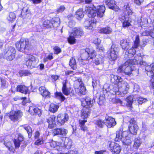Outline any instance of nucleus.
<instances>
[{"label":"nucleus","instance_id":"nucleus-1","mask_svg":"<svg viewBox=\"0 0 154 154\" xmlns=\"http://www.w3.org/2000/svg\"><path fill=\"white\" fill-rule=\"evenodd\" d=\"M110 81L115 84L112 89L116 95H120L121 93L126 94L129 88L127 82H124L123 79L118 75L111 74L110 75Z\"/></svg>","mask_w":154,"mask_h":154},{"label":"nucleus","instance_id":"nucleus-2","mask_svg":"<svg viewBox=\"0 0 154 154\" xmlns=\"http://www.w3.org/2000/svg\"><path fill=\"white\" fill-rule=\"evenodd\" d=\"M16 50L12 46L5 47L2 54L3 58L8 61H11L15 57Z\"/></svg>","mask_w":154,"mask_h":154},{"label":"nucleus","instance_id":"nucleus-3","mask_svg":"<svg viewBox=\"0 0 154 154\" xmlns=\"http://www.w3.org/2000/svg\"><path fill=\"white\" fill-rule=\"evenodd\" d=\"M16 47L19 51L24 52L28 50L30 48L29 41L27 39H21L16 44Z\"/></svg>","mask_w":154,"mask_h":154},{"label":"nucleus","instance_id":"nucleus-4","mask_svg":"<svg viewBox=\"0 0 154 154\" xmlns=\"http://www.w3.org/2000/svg\"><path fill=\"white\" fill-rule=\"evenodd\" d=\"M126 62L123 64L119 66L117 69L116 72L119 73H120L124 72L125 74L128 75H130L132 73V72L134 71V66H131L130 63L125 64Z\"/></svg>","mask_w":154,"mask_h":154},{"label":"nucleus","instance_id":"nucleus-5","mask_svg":"<svg viewBox=\"0 0 154 154\" xmlns=\"http://www.w3.org/2000/svg\"><path fill=\"white\" fill-rule=\"evenodd\" d=\"M82 51L83 53L81 54V57L83 60H89L93 59L96 56V53L94 51L89 50L88 48H87Z\"/></svg>","mask_w":154,"mask_h":154},{"label":"nucleus","instance_id":"nucleus-6","mask_svg":"<svg viewBox=\"0 0 154 154\" xmlns=\"http://www.w3.org/2000/svg\"><path fill=\"white\" fill-rule=\"evenodd\" d=\"M118 48L115 44L112 45L111 48L107 52L108 59L110 61L115 60L117 57V53Z\"/></svg>","mask_w":154,"mask_h":154},{"label":"nucleus","instance_id":"nucleus-7","mask_svg":"<svg viewBox=\"0 0 154 154\" xmlns=\"http://www.w3.org/2000/svg\"><path fill=\"white\" fill-rule=\"evenodd\" d=\"M128 129L130 133L132 134L135 135L138 129V127L136 124L133 118H131L129 122Z\"/></svg>","mask_w":154,"mask_h":154},{"label":"nucleus","instance_id":"nucleus-8","mask_svg":"<svg viewBox=\"0 0 154 154\" xmlns=\"http://www.w3.org/2000/svg\"><path fill=\"white\" fill-rule=\"evenodd\" d=\"M26 64L28 68L32 69L35 67V59L31 55H27L25 57Z\"/></svg>","mask_w":154,"mask_h":154},{"label":"nucleus","instance_id":"nucleus-9","mask_svg":"<svg viewBox=\"0 0 154 154\" xmlns=\"http://www.w3.org/2000/svg\"><path fill=\"white\" fill-rule=\"evenodd\" d=\"M142 59V57L138 55L135 56L133 60H129L126 62L125 64H128L130 63L131 64L136 65L138 64L139 63L140 65H143L145 66H146V63L145 62L143 61H140Z\"/></svg>","mask_w":154,"mask_h":154},{"label":"nucleus","instance_id":"nucleus-10","mask_svg":"<svg viewBox=\"0 0 154 154\" xmlns=\"http://www.w3.org/2000/svg\"><path fill=\"white\" fill-rule=\"evenodd\" d=\"M145 70L148 72L146 73L147 75H150L152 77L151 82L152 86L154 87V63H152L150 65H147L145 67Z\"/></svg>","mask_w":154,"mask_h":154},{"label":"nucleus","instance_id":"nucleus-11","mask_svg":"<svg viewBox=\"0 0 154 154\" xmlns=\"http://www.w3.org/2000/svg\"><path fill=\"white\" fill-rule=\"evenodd\" d=\"M69 117L66 113L59 114L57 117V122L60 125H63L68 120Z\"/></svg>","mask_w":154,"mask_h":154},{"label":"nucleus","instance_id":"nucleus-12","mask_svg":"<svg viewBox=\"0 0 154 154\" xmlns=\"http://www.w3.org/2000/svg\"><path fill=\"white\" fill-rule=\"evenodd\" d=\"M23 116L22 112L20 110L11 111L10 112L9 118L12 121H17Z\"/></svg>","mask_w":154,"mask_h":154},{"label":"nucleus","instance_id":"nucleus-13","mask_svg":"<svg viewBox=\"0 0 154 154\" xmlns=\"http://www.w3.org/2000/svg\"><path fill=\"white\" fill-rule=\"evenodd\" d=\"M94 102L95 101L94 98L86 97H85L84 100L82 102V105L86 108H91L93 105Z\"/></svg>","mask_w":154,"mask_h":154},{"label":"nucleus","instance_id":"nucleus-14","mask_svg":"<svg viewBox=\"0 0 154 154\" xmlns=\"http://www.w3.org/2000/svg\"><path fill=\"white\" fill-rule=\"evenodd\" d=\"M109 144L110 150L112 152L116 154H118L120 152L121 148L118 144L114 142H110Z\"/></svg>","mask_w":154,"mask_h":154},{"label":"nucleus","instance_id":"nucleus-15","mask_svg":"<svg viewBox=\"0 0 154 154\" xmlns=\"http://www.w3.org/2000/svg\"><path fill=\"white\" fill-rule=\"evenodd\" d=\"M128 135V132L126 131H122L119 130L116 132V137L115 138L116 141H122L123 138L125 137Z\"/></svg>","mask_w":154,"mask_h":154},{"label":"nucleus","instance_id":"nucleus-16","mask_svg":"<svg viewBox=\"0 0 154 154\" xmlns=\"http://www.w3.org/2000/svg\"><path fill=\"white\" fill-rule=\"evenodd\" d=\"M105 125L108 128H110L116 124V122L114 118L111 117L106 116L105 119Z\"/></svg>","mask_w":154,"mask_h":154},{"label":"nucleus","instance_id":"nucleus-17","mask_svg":"<svg viewBox=\"0 0 154 154\" xmlns=\"http://www.w3.org/2000/svg\"><path fill=\"white\" fill-rule=\"evenodd\" d=\"M84 26L87 29H91L96 25V21L94 20H87L84 22Z\"/></svg>","mask_w":154,"mask_h":154},{"label":"nucleus","instance_id":"nucleus-18","mask_svg":"<svg viewBox=\"0 0 154 154\" xmlns=\"http://www.w3.org/2000/svg\"><path fill=\"white\" fill-rule=\"evenodd\" d=\"M71 33L77 38L82 36L84 34L83 31L82 29L78 27L73 28Z\"/></svg>","mask_w":154,"mask_h":154},{"label":"nucleus","instance_id":"nucleus-19","mask_svg":"<svg viewBox=\"0 0 154 154\" xmlns=\"http://www.w3.org/2000/svg\"><path fill=\"white\" fill-rule=\"evenodd\" d=\"M56 117L54 115H51L47 119V122L48 123L49 128L52 129L56 126L55 122Z\"/></svg>","mask_w":154,"mask_h":154},{"label":"nucleus","instance_id":"nucleus-20","mask_svg":"<svg viewBox=\"0 0 154 154\" xmlns=\"http://www.w3.org/2000/svg\"><path fill=\"white\" fill-rule=\"evenodd\" d=\"M17 90L25 94H28L29 92L28 88L24 85H19L17 87Z\"/></svg>","mask_w":154,"mask_h":154},{"label":"nucleus","instance_id":"nucleus-21","mask_svg":"<svg viewBox=\"0 0 154 154\" xmlns=\"http://www.w3.org/2000/svg\"><path fill=\"white\" fill-rule=\"evenodd\" d=\"M67 133V130L64 128H57L53 130V133L54 135H59L65 136Z\"/></svg>","mask_w":154,"mask_h":154},{"label":"nucleus","instance_id":"nucleus-22","mask_svg":"<svg viewBox=\"0 0 154 154\" xmlns=\"http://www.w3.org/2000/svg\"><path fill=\"white\" fill-rule=\"evenodd\" d=\"M39 90L41 93V94L43 97H49L50 95V93L46 89L45 87L42 86L39 88Z\"/></svg>","mask_w":154,"mask_h":154},{"label":"nucleus","instance_id":"nucleus-23","mask_svg":"<svg viewBox=\"0 0 154 154\" xmlns=\"http://www.w3.org/2000/svg\"><path fill=\"white\" fill-rule=\"evenodd\" d=\"M120 43L123 49L127 50L130 48V42L129 40L123 39L121 41Z\"/></svg>","mask_w":154,"mask_h":154},{"label":"nucleus","instance_id":"nucleus-24","mask_svg":"<svg viewBox=\"0 0 154 154\" xmlns=\"http://www.w3.org/2000/svg\"><path fill=\"white\" fill-rule=\"evenodd\" d=\"M75 91L78 93L79 95L81 94L85 95L87 92L85 87L84 86V85L78 87V88H76Z\"/></svg>","mask_w":154,"mask_h":154},{"label":"nucleus","instance_id":"nucleus-25","mask_svg":"<svg viewBox=\"0 0 154 154\" xmlns=\"http://www.w3.org/2000/svg\"><path fill=\"white\" fill-rule=\"evenodd\" d=\"M136 52V50L133 48L125 52V57L126 58H131L134 56Z\"/></svg>","mask_w":154,"mask_h":154},{"label":"nucleus","instance_id":"nucleus-26","mask_svg":"<svg viewBox=\"0 0 154 154\" xmlns=\"http://www.w3.org/2000/svg\"><path fill=\"white\" fill-rule=\"evenodd\" d=\"M29 111L30 112V113L32 115L37 114L39 116H40V115L41 113V111L40 109L37 108H35L33 106H31L29 107Z\"/></svg>","mask_w":154,"mask_h":154},{"label":"nucleus","instance_id":"nucleus-27","mask_svg":"<svg viewBox=\"0 0 154 154\" xmlns=\"http://www.w3.org/2000/svg\"><path fill=\"white\" fill-rule=\"evenodd\" d=\"M71 88H67L66 85V82L63 84L62 90L63 93L66 95H68L71 93Z\"/></svg>","mask_w":154,"mask_h":154},{"label":"nucleus","instance_id":"nucleus-28","mask_svg":"<svg viewBox=\"0 0 154 154\" xmlns=\"http://www.w3.org/2000/svg\"><path fill=\"white\" fill-rule=\"evenodd\" d=\"M99 32L101 33L109 34L112 33V29L110 27L107 26L100 29L99 30Z\"/></svg>","mask_w":154,"mask_h":154},{"label":"nucleus","instance_id":"nucleus-29","mask_svg":"<svg viewBox=\"0 0 154 154\" xmlns=\"http://www.w3.org/2000/svg\"><path fill=\"white\" fill-rule=\"evenodd\" d=\"M83 10H78L75 12V17L78 20H80L84 16V14Z\"/></svg>","mask_w":154,"mask_h":154},{"label":"nucleus","instance_id":"nucleus-30","mask_svg":"<svg viewBox=\"0 0 154 154\" xmlns=\"http://www.w3.org/2000/svg\"><path fill=\"white\" fill-rule=\"evenodd\" d=\"M106 3L109 8L113 10L114 9L115 5L114 0H106Z\"/></svg>","mask_w":154,"mask_h":154},{"label":"nucleus","instance_id":"nucleus-31","mask_svg":"<svg viewBox=\"0 0 154 154\" xmlns=\"http://www.w3.org/2000/svg\"><path fill=\"white\" fill-rule=\"evenodd\" d=\"M27 131L29 137L30 138L32 136V130L31 128L28 125H24L22 126Z\"/></svg>","mask_w":154,"mask_h":154},{"label":"nucleus","instance_id":"nucleus-32","mask_svg":"<svg viewBox=\"0 0 154 154\" xmlns=\"http://www.w3.org/2000/svg\"><path fill=\"white\" fill-rule=\"evenodd\" d=\"M105 119L103 120L101 119H99L95 121V124L99 127L102 128L105 125Z\"/></svg>","mask_w":154,"mask_h":154},{"label":"nucleus","instance_id":"nucleus-33","mask_svg":"<svg viewBox=\"0 0 154 154\" xmlns=\"http://www.w3.org/2000/svg\"><path fill=\"white\" fill-rule=\"evenodd\" d=\"M64 144L66 148L70 149L72 145V141L68 138H66L65 140Z\"/></svg>","mask_w":154,"mask_h":154},{"label":"nucleus","instance_id":"nucleus-34","mask_svg":"<svg viewBox=\"0 0 154 154\" xmlns=\"http://www.w3.org/2000/svg\"><path fill=\"white\" fill-rule=\"evenodd\" d=\"M86 12L89 17H94L97 15V10H87Z\"/></svg>","mask_w":154,"mask_h":154},{"label":"nucleus","instance_id":"nucleus-35","mask_svg":"<svg viewBox=\"0 0 154 154\" xmlns=\"http://www.w3.org/2000/svg\"><path fill=\"white\" fill-rule=\"evenodd\" d=\"M77 38L70 33L69 37L68 38V41L70 44H74L76 43V40L75 39Z\"/></svg>","mask_w":154,"mask_h":154},{"label":"nucleus","instance_id":"nucleus-36","mask_svg":"<svg viewBox=\"0 0 154 154\" xmlns=\"http://www.w3.org/2000/svg\"><path fill=\"white\" fill-rule=\"evenodd\" d=\"M69 65L71 66V68L73 69L74 70L76 69L77 66L75 60V59L72 58L70 59Z\"/></svg>","mask_w":154,"mask_h":154},{"label":"nucleus","instance_id":"nucleus-37","mask_svg":"<svg viewBox=\"0 0 154 154\" xmlns=\"http://www.w3.org/2000/svg\"><path fill=\"white\" fill-rule=\"evenodd\" d=\"M122 141L125 144L128 145L131 144L132 142V140L127 135L125 137L123 138Z\"/></svg>","mask_w":154,"mask_h":154},{"label":"nucleus","instance_id":"nucleus-38","mask_svg":"<svg viewBox=\"0 0 154 154\" xmlns=\"http://www.w3.org/2000/svg\"><path fill=\"white\" fill-rule=\"evenodd\" d=\"M59 108V106L54 104H51L50 105L49 110L53 113L56 112Z\"/></svg>","mask_w":154,"mask_h":154},{"label":"nucleus","instance_id":"nucleus-39","mask_svg":"<svg viewBox=\"0 0 154 154\" xmlns=\"http://www.w3.org/2000/svg\"><path fill=\"white\" fill-rule=\"evenodd\" d=\"M137 23L139 26H145L148 23V20L146 19L141 18L140 20H138Z\"/></svg>","mask_w":154,"mask_h":154},{"label":"nucleus","instance_id":"nucleus-40","mask_svg":"<svg viewBox=\"0 0 154 154\" xmlns=\"http://www.w3.org/2000/svg\"><path fill=\"white\" fill-rule=\"evenodd\" d=\"M103 56H100L99 55L97 56L94 60L95 64L96 65H98L102 63L103 62Z\"/></svg>","mask_w":154,"mask_h":154},{"label":"nucleus","instance_id":"nucleus-41","mask_svg":"<svg viewBox=\"0 0 154 154\" xmlns=\"http://www.w3.org/2000/svg\"><path fill=\"white\" fill-rule=\"evenodd\" d=\"M139 36L138 35H137L135 40L134 42V44L132 47V48H137L139 45Z\"/></svg>","mask_w":154,"mask_h":154},{"label":"nucleus","instance_id":"nucleus-42","mask_svg":"<svg viewBox=\"0 0 154 154\" xmlns=\"http://www.w3.org/2000/svg\"><path fill=\"white\" fill-rule=\"evenodd\" d=\"M55 96L56 98L60 99L62 101H64L65 99V98L61 92H57L55 94Z\"/></svg>","mask_w":154,"mask_h":154},{"label":"nucleus","instance_id":"nucleus-43","mask_svg":"<svg viewBox=\"0 0 154 154\" xmlns=\"http://www.w3.org/2000/svg\"><path fill=\"white\" fill-rule=\"evenodd\" d=\"M141 144L140 140L137 138L134 140V144L133 145L135 149H137L140 146Z\"/></svg>","mask_w":154,"mask_h":154},{"label":"nucleus","instance_id":"nucleus-44","mask_svg":"<svg viewBox=\"0 0 154 154\" xmlns=\"http://www.w3.org/2000/svg\"><path fill=\"white\" fill-rule=\"evenodd\" d=\"M15 14L14 13L11 12L10 13L9 16L8 17L7 19L9 21L12 22L15 20Z\"/></svg>","mask_w":154,"mask_h":154},{"label":"nucleus","instance_id":"nucleus-45","mask_svg":"<svg viewBox=\"0 0 154 154\" xmlns=\"http://www.w3.org/2000/svg\"><path fill=\"white\" fill-rule=\"evenodd\" d=\"M126 101L127 103V105L128 106L131 107L133 102V97L132 96H130L127 97Z\"/></svg>","mask_w":154,"mask_h":154},{"label":"nucleus","instance_id":"nucleus-46","mask_svg":"<svg viewBox=\"0 0 154 154\" xmlns=\"http://www.w3.org/2000/svg\"><path fill=\"white\" fill-rule=\"evenodd\" d=\"M83 84L82 82V80L81 79H78L77 80H76L74 84V87L75 89L78 88V87L79 86L82 85Z\"/></svg>","mask_w":154,"mask_h":154},{"label":"nucleus","instance_id":"nucleus-47","mask_svg":"<svg viewBox=\"0 0 154 154\" xmlns=\"http://www.w3.org/2000/svg\"><path fill=\"white\" fill-rule=\"evenodd\" d=\"M1 88L2 89H5L7 88L8 86V83L6 82L5 79H2L1 81Z\"/></svg>","mask_w":154,"mask_h":154},{"label":"nucleus","instance_id":"nucleus-48","mask_svg":"<svg viewBox=\"0 0 154 154\" xmlns=\"http://www.w3.org/2000/svg\"><path fill=\"white\" fill-rule=\"evenodd\" d=\"M59 20L58 17H56L53 19V20L51 21V25H52L53 27H57L58 26V22Z\"/></svg>","mask_w":154,"mask_h":154},{"label":"nucleus","instance_id":"nucleus-49","mask_svg":"<svg viewBox=\"0 0 154 154\" xmlns=\"http://www.w3.org/2000/svg\"><path fill=\"white\" fill-rule=\"evenodd\" d=\"M89 109L87 111L86 110V109H84L82 112L81 116L83 117V118H87L89 114Z\"/></svg>","mask_w":154,"mask_h":154},{"label":"nucleus","instance_id":"nucleus-50","mask_svg":"<svg viewBox=\"0 0 154 154\" xmlns=\"http://www.w3.org/2000/svg\"><path fill=\"white\" fill-rule=\"evenodd\" d=\"M4 144L7 148H8V150L10 151H12L13 150V148L12 146V144L9 142L6 143L4 142Z\"/></svg>","mask_w":154,"mask_h":154},{"label":"nucleus","instance_id":"nucleus-51","mask_svg":"<svg viewBox=\"0 0 154 154\" xmlns=\"http://www.w3.org/2000/svg\"><path fill=\"white\" fill-rule=\"evenodd\" d=\"M44 140L42 138H41L37 140L35 142L34 144L35 145L39 146L42 144L44 143Z\"/></svg>","mask_w":154,"mask_h":154},{"label":"nucleus","instance_id":"nucleus-52","mask_svg":"<svg viewBox=\"0 0 154 154\" xmlns=\"http://www.w3.org/2000/svg\"><path fill=\"white\" fill-rule=\"evenodd\" d=\"M55 54H58L61 51V49L58 46H55L53 48Z\"/></svg>","mask_w":154,"mask_h":154},{"label":"nucleus","instance_id":"nucleus-53","mask_svg":"<svg viewBox=\"0 0 154 154\" xmlns=\"http://www.w3.org/2000/svg\"><path fill=\"white\" fill-rule=\"evenodd\" d=\"M147 100L145 98L139 97L138 99V102L139 104H142L143 103L146 102Z\"/></svg>","mask_w":154,"mask_h":154},{"label":"nucleus","instance_id":"nucleus-54","mask_svg":"<svg viewBox=\"0 0 154 154\" xmlns=\"http://www.w3.org/2000/svg\"><path fill=\"white\" fill-rule=\"evenodd\" d=\"M105 11V10H98V11H97V17H103L104 15Z\"/></svg>","mask_w":154,"mask_h":154},{"label":"nucleus","instance_id":"nucleus-55","mask_svg":"<svg viewBox=\"0 0 154 154\" xmlns=\"http://www.w3.org/2000/svg\"><path fill=\"white\" fill-rule=\"evenodd\" d=\"M14 142L15 147L16 148H18L20 146L21 142L17 139H14Z\"/></svg>","mask_w":154,"mask_h":154},{"label":"nucleus","instance_id":"nucleus-56","mask_svg":"<svg viewBox=\"0 0 154 154\" xmlns=\"http://www.w3.org/2000/svg\"><path fill=\"white\" fill-rule=\"evenodd\" d=\"M48 144L52 148H54L58 145L57 143L54 141H52V142H49L48 143Z\"/></svg>","mask_w":154,"mask_h":154},{"label":"nucleus","instance_id":"nucleus-57","mask_svg":"<svg viewBox=\"0 0 154 154\" xmlns=\"http://www.w3.org/2000/svg\"><path fill=\"white\" fill-rule=\"evenodd\" d=\"M96 49L97 51L100 52H103L104 50V47L101 45L97 46L96 47Z\"/></svg>","mask_w":154,"mask_h":154},{"label":"nucleus","instance_id":"nucleus-58","mask_svg":"<svg viewBox=\"0 0 154 154\" xmlns=\"http://www.w3.org/2000/svg\"><path fill=\"white\" fill-rule=\"evenodd\" d=\"M131 25L130 22L128 21L125 20L123 23V26L124 27H125L129 26Z\"/></svg>","mask_w":154,"mask_h":154},{"label":"nucleus","instance_id":"nucleus-59","mask_svg":"<svg viewBox=\"0 0 154 154\" xmlns=\"http://www.w3.org/2000/svg\"><path fill=\"white\" fill-rule=\"evenodd\" d=\"M94 43L96 44L97 46L99 45L101 43V40L99 38L95 39L94 41Z\"/></svg>","mask_w":154,"mask_h":154},{"label":"nucleus","instance_id":"nucleus-60","mask_svg":"<svg viewBox=\"0 0 154 154\" xmlns=\"http://www.w3.org/2000/svg\"><path fill=\"white\" fill-rule=\"evenodd\" d=\"M16 139L21 142L23 140L24 138L22 135L20 134H18V138Z\"/></svg>","mask_w":154,"mask_h":154},{"label":"nucleus","instance_id":"nucleus-61","mask_svg":"<svg viewBox=\"0 0 154 154\" xmlns=\"http://www.w3.org/2000/svg\"><path fill=\"white\" fill-rule=\"evenodd\" d=\"M152 25L154 29L150 31V35L152 37L154 38V21L152 23Z\"/></svg>","mask_w":154,"mask_h":154},{"label":"nucleus","instance_id":"nucleus-62","mask_svg":"<svg viewBox=\"0 0 154 154\" xmlns=\"http://www.w3.org/2000/svg\"><path fill=\"white\" fill-rule=\"evenodd\" d=\"M75 23L73 20L69 21L68 23V26L70 27H73L75 24Z\"/></svg>","mask_w":154,"mask_h":154},{"label":"nucleus","instance_id":"nucleus-63","mask_svg":"<svg viewBox=\"0 0 154 154\" xmlns=\"http://www.w3.org/2000/svg\"><path fill=\"white\" fill-rule=\"evenodd\" d=\"M87 122L86 120H80V127L85 126V123Z\"/></svg>","mask_w":154,"mask_h":154},{"label":"nucleus","instance_id":"nucleus-64","mask_svg":"<svg viewBox=\"0 0 154 154\" xmlns=\"http://www.w3.org/2000/svg\"><path fill=\"white\" fill-rule=\"evenodd\" d=\"M53 58V57L52 54H50L47 57L44 59L45 61H47L48 60H51Z\"/></svg>","mask_w":154,"mask_h":154}]
</instances>
